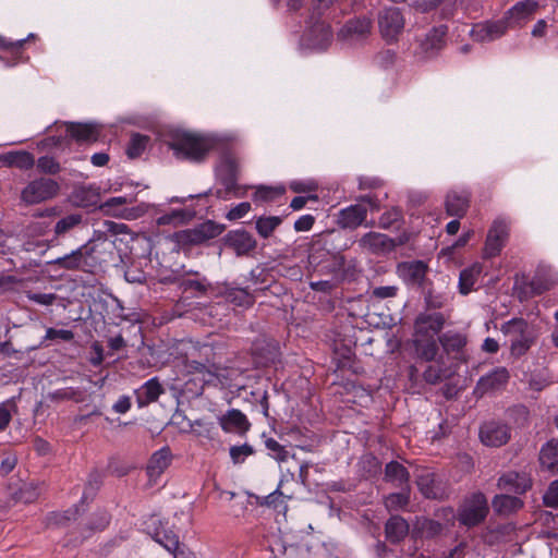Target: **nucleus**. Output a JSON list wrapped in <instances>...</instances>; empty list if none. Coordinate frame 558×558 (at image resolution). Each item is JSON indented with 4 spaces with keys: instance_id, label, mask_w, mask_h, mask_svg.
Wrapping results in <instances>:
<instances>
[{
    "instance_id": "1",
    "label": "nucleus",
    "mask_w": 558,
    "mask_h": 558,
    "mask_svg": "<svg viewBox=\"0 0 558 558\" xmlns=\"http://www.w3.org/2000/svg\"><path fill=\"white\" fill-rule=\"evenodd\" d=\"M102 226L105 230L95 231L85 244L64 256L48 262V264L68 271L94 274L102 263L107 262L102 258L107 244V233L112 235L129 233V227L125 223L106 220Z\"/></svg>"
},
{
    "instance_id": "2",
    "label": "nucleus",
    "mask_w": 558,
    "mask_h": 558,
    "mask_svg": "<svg viewBox=\"0 0 558 558\" xmlns=\"http://www.w3.org/2000/svg\"><path fill=\"white\" fill-rule=\"evenodd\" d=\"M215 146L214 137L189 131L174 133L169 142V147L178 158L192 162L204 161Z\"/></svg>"
},
{
    "instance_id": "3",
    "label": "nucleus",
    "mask_w": 558,
    "mask_h": 558,
    "mask_svg": "<svg viewBox=\"0 0 558 558\" xmlns=\"http://www.w3.org/2000/svg\"><path fill=\"white\" fill-rule=\"evenodd\" d=\"M216 174L223 190H217L216 196L218 198L227 199L230 194L240 196L239 194V174H240V159L233 151H225L216 168Z\"/></svg>"
},
{
    "instance_id": "4",
    "label": "nucleus",
    "mask_w": 558,
    "mask_h": 558,
    "mask_svg": "<svg viewBox=\"0 0 558 558\" xmlns=\"http://www.w3.org/2000/svg\"><path fill=\"white\" fill-rule=\"evenodd\" d=\"M489 511L485 495L476 492L465 497L458 508V520L460 524L473 527L480 525Z\"/></svg>"
},
{
    "instance_id": "5",
    "label": "nucleus",
    "mask_w": 558,
    "mask_h": 558,
    "mask_svg": "<svg viewBox=\"0 0 558 558\" xmlns=\"http://www.w3.org/2000/svg\"><path fill=\"white\" fill-rule=\"evenodd\" d=\"M60 191L59 183L50 178L35 179L21 191V202L25 205H36L54 198Z\"/></svg>"
},
{
    "instance_id": "6",
    "label": "nucleus",
    "mask_w": 558,
    "mask_h": 558,
    "mask_svg": "<svg viewBox=\"0 0 558 558\" xmlns=\"http://www.w3.org/2000/svg\"><path fill=\"white\" fill-rule=\"evenodd\" d=\"M556 281V277L550 270L539 268L530 281L523 280L520 283L517 281L514 289L518 299L523 302L551 289Z\"/></svg>"
},
{
    "instance_id": "7",
    "label": "nucleus",
    "mask_w": 558,
    "mask_h": 558,
    "mask_svg": "<svg viewBox=\"0 0 558 558\" xmlns=\"http://www.w3.org/2000/svg\"><path fill=\"white\" fill-rule=\"evenodd\" d=\"M404 17L400 9L386 8L378 15V25L383 38L392 43L396 41L404 28Z\"/></svg>"
},
{
    "instance_id": "8",
    "label": "nucleus",
    "mask_w": 558,
    "mask_h": 558,
    "mask_svg": "<svg viewBox=\"0 0 558 558\" xmlns=\"http://www.w3.org/2000/svg\"><path fill=\"white\" fill-rule=\"evenodd\" d=\"M223 226L207 220L194 229L183 230L175 235L181 244L197 245L217 238L223 232Z\"/></svg>"
},
{
    "instance_id": "9",
    "label": "nucleus",
    "mask_w": 558,
    "mask_h": 558,
    "mask_svg": "<svg viewBox=\"0 0 558 558\" xmlns=\"http://www.w3.org/2000/svg\"><path fill=\"white\" fill-rule=\"evenodd\" d=\"M481 441L488 447H501L511 438V427L499 421L485 422L480 428Z\"/></svg>"
},
{
    "instance_id": "10",
    "label": "nucleus",
    "mask_w": 558,
    "mask_h": 558,
    "mask_svg": "<svg viewBox=\"0 0 558 558\" xmlns=\"http://www.w3.org/2000/svg\"><path fill=\"white\" fill-rule=\"evenodd\" d=\"M509 236V225L506 220L497 219L493 222L485 242V255L487 257L497 256Z\"/></svg>"
},
{
    "instance_id": "11",
    "label": "nucleus",
    "mask_w": 558,
    "mask_h": 558,
    "mask_svg": "<svg viewBox=\"0 0 558 558\" xmlns=\"http://www.w3.org/2000/svg\"><path fill=\"white\" fill-rule=\"evenodd\" d=\"M510 378L506 367H496L485 376H482L475 387V393L484 396L502 389Z\"/></svg>"
},
{
    "instance_id": "12",
    "label": "nucleus",
    "mask_w": 558,
    "mask_h": 558,
    "mask_svg": "<svg viewBox=\"0 0 558 558\" xmlns=\"http://www.w3.org/2000/svg\"><path fill=\"white\" fill-rule=\"evenodd\" d=\"M428 265L423 260L401 262L397 266L398 275L408 283L424 287Z\"/></svg>"
},
{
    "instance_id": "13",
    "label": "nucleus",
    "mask_w": 558,
    "mask_h": 558,
    "mask_svg": "<svg viewBox=\"0 0 558 558\" xmlns=\"http://www.w3.org/2000/svg\"><path fill=\"white\" fill-rule=\"evenodd\" d=\"M445 325L442 313H421L414 320V332L420 336L433 337L440 332Z\"/></svg>"
},
{
    "instance_id": "14",
    "label": "nucleus",
    "mask_w": 558,
    "mask_h": 558,
    "mask_svg": "<svg viewBox=\"0 0 558 558\" xmlns=\"http://www.w3.org/2000/svg\"><path fill=\"white\" fill-rule=\"evenodd\" d=\"M538 8L537 1H519L506 12L505 17L510 27L521 26L533 19Z\"/></svg>"
},
{
    "instance_id": "15",
    "label": "nucleus",
    "mask_w": 558,
    "mask_h": 558,
    "mask_svg": "<svg viewBox=\"0 0 558 558\" xmlns=\"http://www.w3.org/2000/svg\"><path fill=\"white\" fill-rule=\"evenodd\" d=\"M219 425L226 433L244 435L251 428L246 415L238 409L228 410L219 417Z\"/></svg>"
},
{
    "instance_id": "16",
    "label": "nucleus",
    "mask_w": 558,
    "mask_h": 558,
    "mask_svg": "<svg viewBox=\"0 0 558 558\" xmlns=\"http://www.w3.org/2000/svg\"><path fill=\"white\" fill-rule=\"evenodd\" d=\"M367 217V208L363 204L350 205L337 215V223L342 229H356Z\"/></svg>"
},
{
    "instance_id": "17",
    "label": "nucleus",
    "mask_w": 558,
    "mask_h": 558,
    "mask_svg": "<svg viewBox=\"0 0 558 558\" xmlns=\"http://www.w3.org/2000/svg\"><path fill=\"white\" fill-rule=\"evenodd\" d=\"M372 21L366 16L348 20L339 32L343 39H362L371 34Z\"/></svg>"
},
{
    "instance_id": "18",
    "label": "nucleus",
    "mask_w": 558,
    "mask_h": 558,
    "mask_svg": "<svg viewBox=\"0 0 558 558\" xmlns=\"http://www.w3.org/2000/svg\"><path fill=\"white\" fill-rule=\"evenodd\" d=\"M531 478L525 473L507 472L502 474L497 482L500 490L523 494L531 488Z\"/></svg>"
},
{
    "instance_id": "19",
    "label": "nucleus",
    "mask_w": 558,
    "mask_h": 558,
    "mask_svg": "<svg viewBox=\"0 0 558 558\" xmlns=\"http://www.w3.org/2000/svg\"><path fill=\"white\" fill-rule=\"evenodd\" d=\"M448 27L446 25H439L433 27L421 41L420 48L427 56L432 57L438 53L446 45V36Z\"/></svg>"
},
{
    "instance_id": "20",
    "label": "nucleus",
    "mask_w": 558,
    "mask_h": 558,
    "mask_svg": "<svg viewBox=\"0 0 558 558\" xmlns=\"http://www.w3.org/2000/svg\"><path fill=\"white\" fill-rule=\"evenodd\" d=\"M225 241L227 246L234 250L239 256L248 254L257 245L253 235L245 230L230 231Z\"/></svg>"
},
{
    "instance_id": "21",
    "label": "nucleus",
    "mask_w": 558,
    "mask_h": 558,
    "mask_svg": "<svg viewBox=\"0 0 558 558\" xmlns=\"http://www.w3.org/2000/svg\"><path fill=\"white\" fill-rule=\"evenodd\" d=\"M510 27L506 17L495 22H487L484 24H477L473 28V36L481 41H492L506 34Z\"/></svg>"
},
{
    "instance_id": "22",
    "label": "nucleus",
    "mask_w": 558,
    "mask_h": 558,
    "mask_svg": "<svg viewBox=\"0 0 558 558\" xmlns=\"http://www.w3.org/2000/svg\"><path fill=\"white\" fill-rule=\"evenodd\" d=\"M362 248L368 250L372 253H381L391 251L396 246L395 240L388 235L378 232L365 233L359 241Z\"/></svg>"
},
{
    "instance_id": "23",
    "label": "nucleus",
    "mask_w": 558,
    "mask_h": 558,
    "mask_svg": "<svg viewBox=\"0 0 558 558\" xmlns=\"http://www.w3.org/2000/svg\"><path fill=\"white\" fill-rule=\"evenodd\" d=\"M457 1L458 0H413L411 7L420 13H429L440 7L441 17L449 19L453 16L456 12Z\"/></svg>"
},
{
    "instance_id": "24",
    "label": "nucleus",
    "mask_w": 558,
    "mask_h": 558,
    "mask_svg": "<svg viewBox=\"0 0 558 558\" xmlns=\"http://www.w3.org/2000/svg\"><path fill=\"white\" fill-rule=\"evenodd\" d=\"M445 205L449 216L463 217L470 205V193L451 191L446 196Z\"/></svg>"
},
{
    "instance_id": "25",
    "label": "nucleus",
    "mask_w": 558,
    "mask_h": 558,
    "mask_svg": "<svg viewBox=\"0 0 558 558\" xmlns=\"http://www.w3.org/2000/svg\"><path fill=\"white\" fill-rule=\"evenodd\" d=\"M171 463V452L169 448H161L149 459L146 472L151 481H157Z\"/></svg>"
},
{
    "instance_id": "26",
    "label": "nucleus",
    "mask_w": 558,
    "mask_h": 558,
    "mask_svg": "<svg viewBox=\"0 0 558 558\" xmlns=\"http://www.w3.org/2000/svg\"><path fill=\"white\" fill-rule=\"evenodd\" d=\"M539 465L543 471L558 474V441L551 439L541 448L538 456Z\"/></svg>"
},
{
    "instance_id": "27",
    "label": "nucleus",
    "mask_w": 558,
    "mask_h": 558,
    "mask_svg": "<svg viewBox=\"0 0 558 558\" xmlns=\"http://www.w3.org/2000/svg\"><path fill=\"white\" fill-rule=\"evenodd\" d=\"M66 134L76 142H96L99 132L95 124L66 122Z\"/></svg>"
},
{
    "instance_id": "28",
    "label": "nucleus",
    "mask_w": 558,
    "mask_h": 558,
    "mask_svg": "<svg viewBox=\"0 0 558 558\" xmlns=\"http://www.w3.org/2000/svg\"><path fill=\"white\" fill-rule=\"evenodd\" d=\"M0 162L7 167L29 170L35 165V158L29 151L14 150L0 155Z\"/></svg>"
},
{
    "instance_id": "29",
    "label": "nucleus",
    "mask_w": 558,
    "mask_h": 558,
    "mask_svg": "<svg viewBox=\"0 0 558 558\" xmlns=\"http://www.w3.org/2000/svg\"><path fill=\"white\" fill-rule=\"evenodd\" d=\"M413 345L417 357L426 362L434 361L439 350L435 338L420 336L416 332H414Z\"/></svg>"
},
{
    "instance_id": "30",
    "label": "nucleus",
    "mask_w": 558,
    "mask_h": 558,
    "mask_svg": "<svg viewBox=\"0 0 558 558\" xmlns=\"http://www.w3.org/2000/svg\"><path fill=\"white\" fill-rule=\"evenodd\" d=\"M165 392L163 387L155 377L147 380L140 389L136 390V400L140 407L148 405L158 400L159 396Z\"/></svg>"
},
{
    "instance_id": "31",
    "label": "nucleus",
    "mask_w": 558,
    "mask_h": 558,
    "mask_svg": "<svg viewBox=\"0 0 558 558\" xmlns=\"http://www.w3.org/2000/svg\"><path fill=\"white\" fill-rule=\"evenodd\" d=\"M408 532L409 524L400 515H392L385 524L386 538L392 544L401 542Z\"/></svg>"
},
{
    "instance_id": "32",
    "label": "nucleus",
    "mask_w": 558,
    "mask_h": 558,
    "mask_svg": "<svg viewBox=\"0 0 558 558\" xmlns=\"http://www.w3.org/2000/svg\"><path fill=\"white\" fill-rule=\"evenodd\" d=\"M385 481L401 488L409 487L410 473L398 461H390L385 468Z\"/></svg>"
},
{
    "instance_id": "33",
    "label": "nucleus",
    "mask_w": 558,
    "mask_h": 558,
    "mask_svg": "<svg viewBox=\"0 0 558 558\" xmlns=\"http://www.w3.org/2000/svg\"><path fill=\"white\" fill-rule=\"evenodd\" d=\"M438 341L447 354H459L466 345L468 339L463 333L448 330L438 337Z\"/></svg>"
},
{
    "instance_id": "34",
    "label": "nucleus",
    "mask_w": 558,
    "mask_h": 558,
    "mask_svg": "<svg viewBox=\"0 0 558 558\" xmlns=\"http://www.w3.org/2000/svg\"><path fill=\"white\" fill-rule=\"evenodd\" d=\"M83 225V215L78 213H73L70 215H66L59 219L54 227H53V233L54 236L51 240V242L58 241V239L65 236L71 231H73L75 228Z\"/></svg>"
},
{
    "instance_id": "35",
    "label": "nucleus",
    "mask_w": 558,
    "mask_h": 558,
    "mask_svg": "<svg viewBox=\"0 0 558 558\" xmlns=\"http://www.w3.org/2000/svg\"><path fill=\"white\" fill-rule=\"evenodd\" d=\"M493 509L499 514H508L522 508L520 498L510 495H497L492 502Z\"/></svg>"
},
{
    "instance_id": "36",
    "label": "nucleus",
    "mask_w": 558,
    "mask_h": 558,
    "mask_svg": "<svg viewBox=\"0 0 558 558\" xmlns=\"http://www.w3.org/2000/svg\"><path fill=\"white\" fill-rule=\"evenodd\" d=\"M482 272V266L474 264L469 268L463 269L459 277V291L461 294H468L472 291L477 278Z\"/></svg>"
},
{
    "instance_id": "37",
    "label": "nucleus",
    "mask_w": 558,
    "mask_h": 558,
    "mask_svg": "<svg viewBox=\"0 0 558 558\" xmlns=\"http://www.w3.org/2000/svg\"><path fill=\"white\" fill-rule=\"evenodd\" d=\"M26 43L27 39L12 40L5 36L0 35V49L10 53L16 62L24 59L23 49Z\"/></svg>"
},
{
    "instance_id": "38",
    "label": "nucleus",
    "mask_w": 558,
    "mask_h": 558,
    "mask_svg": "<svg viewBox=\"0 0 558 558\" xmlns=\"http://www.w3.org/2000/svg\"><path fill=\"white\" fill-rule=\"evenodd\" d=\"M149 137L143 134H132L130 142L126 146V155L130 159L140 157L146 149Z\"/></svg>"
},
{
    "instance_id": "39",
    "label": "nucleus",
    "mask_w": 558,
    "mask_h": 558,
    "mask_svg": "<svg viewBox=\"0 0 558 558\" xmlns=\"http://www.w3.org/2000/svg\"><path fill=\"white\" fill-rule=\"evenodd\" d=\"M444 363H437L436 365H428L423 372L424 380L429 385H437L441 380L450 377L448 368L442 366Z\"/></svg>"
},
{
    "instance_id": "40",
    "label": "nucleus",
    "mask_w": 558,
    "mask_h": 558,
    "mask_svg": "<svg viewBox=\"0 0 558 558\" xmlns=\"http://www.w3.org/2000/svg\"><path fill=\"white\" fill-rule=\"evenodd\" d=\"M506 336L511 337V339L521 337L529 332V324L523 318H512L505 323L500 329Z\"/></svg>"
},
{
    "instance_id": "41",
    "label": "nucleus",
    "mask_w": 558,
    "mask_h": 558,
    "mask_svg": "<svg viewBox=\"0 0 558 558\" xmlns=\"http://www.w3.org/2000/svg\"><path fill=\"white\" fill-rule=\"evenodd\" d=\"M281 222L282 220L278 216L259 217L256 220V230L262 238L267 239Z\"/></svg>"
},
{
    "instance_id": "42",
    "label": "nucleus",
    "mask_w": 558,
    "mask_h": 558,
    "mask_svg": "<svg viewBox=\"0 0 558 558\" xmlns=\"http://www.w3.org/2000/svg\"><path fill=\"white\" fill-rule=\"evenodd\" d=\"M534 343V337L531 331L526 332L521 337H517L511 339L510 352L514 357H520L524 355L532 344Z\"/></svg>"
},
{
    "instance_id": "43",
    "label": "nucleus",
    "mask_w": 558,
    "mask_h": 558,
    "mask_svg": "<svg viewBox=\"0 0 558 558\" xmlns=\"http://www.w3.org/2000/svg\"><path fill=\"white\" fill-rule=\"evenodd\" d=\"M409 502V490H404L403 488L400 493H392L385 497V507L388 511H398L400 509H404Z\"/></svg>"
},
{
    "instance_id": "44",
    "label": "nucleus",
    "mask_w": 558,
    "mask_h": 558,
    "mask_svg": "<svg viewBox=\"0 0 558 558\" xmlns=\"http://www.w3.org/2000/svg\"><path fill=\"white\" fill-rule=\"evenodd\" d=\"M190 214L184 209H174L170 213L163 214L157 218L158 226H179L190 219Z\"/></svg>"
},
{
    "instance_id": "45",
    "label": "nucleus",
    "mask_w": 558,
    "mask_h": 558,
    "mask_svg": "<svg viewBox=\"0 0 558 558\" xmlns=\"http://www.w3.org/2000/svg\"><path fill=\"white\" fill-rule=\"evenodd\" d=\"M155 539L170 553L175 554L179 549V537L172 531L157 530L155 533Z\"/></svg>"
},
{
    "instance_id": "46",
    "label": "nucleus",
    "mask_w": 558,
    "mask_h": 558,
    "mask_svg": "<svg viewBox=\"0 0 558 558\" xmlns=\"http://www.w3.org/2000/svg\"><path fill=\"white\" fill-rule=\"evenodd\" d=\"M78 515V508L75 506L65 511L51 512L48 515V523L53 525H66L68 522L76 520Z\"/></svg>"
},
{
    "instance_id": "47",
    "label": "nucleus",
    "mask_w": 558,
    "mask_h": 558,
    "mask_svg": "<svg viewBox=\"0 0 558 558\" xmlns=\"http://www.w3.org/2000/svg\"><path fill=\"white\" fill-rule=\"evenodd\" d=\"M416 484L418 486L420 492L426 497V498H437L438 492L435 489L434 486V475L426 473L422 474L417 477Z\"/></svg>"
},
{
    "instance_id": "48",
    "label": "nucleus",
    "mask_w": 558,
    "mask_h": 558,
    "mask_svg": "<svg viewBox=\"0 0 558 558\" xmlns=\"http://www.w3.org/2000/svg\"><path fill=\"white\" fill-rule=\"evenodd\" d=\"M51 400H73L75 402H82L84 400L83 392L74 388H62L58 389L49 395Z\"/></svg>"
},
{
    "instance_id": "49",
    "label": "nucleus",
    "mask_w": 558,
    "mask_h": 558,
    "mask_svg": "<svg viewBox=\"0 0 558 558\" xmlns=\"http://www.w3.org/2000/svg\"><path fill=\"white\" fill-rule=\"evenodd\" d=\"M402 210L398 207H392L389 210L385 211L379 217V228L381 229H389L392 226H395L397 222H399L402 219Z\"/></svg>"
},
{
    "instance_id": "50",
    "label": "nucleus",
    "mask_w": 558,
    "mask_h": 558,
    "mask_svg": "<svg viewBox=\"0 0 558 558\" xmlns=\"http://www.w3.org/2000/svg\"><path fill=\"white\" fill-rule=\"evenodd\" d=\"M36 166L39 172L46 174H57L61 170L60 163L56 158L50 156H43L38 158Z\"/></svg>"
},
{
    "instance_id": "51",
    "label": "nucleus",
    "mask_w": 558,
    "mask_h": 558,
    "mask_svg": "<svg viewBox=\"0 0 558 558\" xmlns=\"http://www.w3.org/2000/svg\"><path fill=\"white\" fill-rule=\"evenodd\" d=\"M284 192L286 189L283 186H259L256 190L254 197L255 199L268 202L281 196Z\"/></svg>"
},
{
    "instance_id": "52",
    "label": "nucleus",
    "mask_w": 558,
    "mask_h": 558,
    "mask_svg": "<svg viewBox=\"0 0 558 558\" xmlns=\"http://www.w3.org/2000/svg\"><path fill=\"white\" fill-rule=\"evenodd\" d=\"M39 495H40V492L37 486H35L33 484H25L16 493V500L24 502V504H31V502H34L35 500H37Z\"/></svg>"
},
{
    "instance_id": "53",
    "label": "nucleus",
    "mask_w": 558,
    "mask_h": 558,
    "mask_svg": "<svg viewBox=\"0 0 558 558\" xmlns=\"http://www.w3.org/2000/svg\"><path fill=\"white\" fill-rule=\"evenodd\" d=\"M266 448L270 451V456L279 462L287 461L289 457V452L286 450L284 446L279 444L274 438H268L265 441Z\"/></svg>"
},
{
    "instance_id": "54",
    "label": "nucleus",
    "mask_w": 558,
    "mask_h": 558,
    "mask_svg": "<svg viewBox=\"0 0 558 558\" xmlns=\"http://www.w3.org/2000/svg\"><path fill=\"white\" fill-rule=\"evenodd\" d=\"M254 453L252 446L244 444L242 446H233L230 448V457L233 463H242L244 459Z\"/></svg>"
},
{
    "instance_id": "55",
    "label": "nucleus",
    "mask_w": 558,
    "mask_h": 558,
    "mask_svg": "<svg viewBox=\"0 0 558 558\" xmlns=\"http://www.w3.org/2000/svg\"><path fill=\"white\" fill-rule=\"evenodd\" d=\"M228 299L236 305L252 304V296L245 289H232L228 292Z\"/></svg>"
},
{
    "instance_id": "56",
    "label": "nucleus",
    "mask_w": 558,
    "mask_h": 558,
    "mask_svg": "<svg viewBox=\"0 0 558 558\" xmlns=\"http://www.w3.org/2000/svg\"><path fill=\"white\" fill-rule=\"evenodd\" d=\"M543 502L546 507L558 508V480L550 483L543 496Z\"/></svg>"
},
{
    "instance_id": "57",
    "label": "nucleus",
    "mask_w": 558,
    "mask_h": 558,
    "mask_svg": "<svg viewBox=\"0 0 558 558\" xmlns=\"http://www.w3.org/2000/svg\"><path fill=\"white\" fill-rule=\"evenodd\" d=\"M54 339L71 341L74 339V332L72 330H68V329H54V328L50 327L46 330L45 340H54Z\"/></svg>"
},
{
    "instance_id": "58",
    "label": "nucleus",
    "mask_w": 558,
    "mask_h": 558,
    "mask_svg": "<svg viewBox=\"0 0 558 558\" xmlns=\"http://www.w3.org/2000/svg\"><path fill=\"white\" fill-rule=\"evenodd\" d=\"M442 530V525L435 520H424L421 524L422 534L426 537H434Z\"/></svg>"
},
{
    "instance_id": "59",
    "label": "nucleus",
    "mask_w": 558,
    "mask_h": 558,
    "mask_svg": "<svg viewBox=\"0 0 558 558\" xmlns=\"http://www.w3.org/2000/svg\"><path fill=\"white\" fill-rule=\"evenodd\" d=\"M251 210V204L248 202H243L233 207L227 214V218L229 220H238L243 218Z\"/></svg>"
},
{
    "instance_id": "60",
    "label": "nucleus",
    "mask_w": 558,
    "mask_h": 558,
    "mask_svg": "<svg viewBox=\"0 0 558 558\" xmlns=\"http://www.w3.org/2000/svg\"><path fill=\"white\" fill-rule=\"evenodd\" d=\"M398 288L396 286L377 287L372 291V295L376 299L384 300L397 295Z\"/></svg>"
},
{
    "instance_id": "61",
    "label": "nucleus",
    "mask_w": 558,
    "mask_h": 558,
    "mask_svg": "<svg viewBox=\"0 0 558 558\" xmlns=\"http://www.w3.org/2000/svg\"><path fill=\"white\" fill-rule=\"evenodd\" d=\"M28 299L40 305H51L57 300L54 293H31Z\"/></svg>"
},
{
    "instance_id": "62",
    "label": "nucleus",
    "mask_w": 558,
    "mask_h": 558,
    "mask_svg": "<svg viewBox=\"0 0 558 558\" xmlns=\"http://www.w3.org/2000/svg\"><path fill=\"white\" fill-rule=\"evenodd\" d=\"M315 218L312 215H304L294 222V229L298 232L308 231L312 229Z\"/></svg>"
},
{
    "instance_id": "63",
    "label": "nucleus",
    "mask_w": 558,
    "mask_h": 558,
    "mask_svg": "<svg viewBox=\"0 0 558 558\" xmlns=\"http://www.w3.org/2000/svg\"><path fill=\"white\" fill-rule=\"evenodd\" d=\"M380 186H383V181L379 178L361 177L359 179V189L360 190L378 189Z\"/></svg>"
},
{
    "instance_id": "64",
    "label": "nucleus",
    "mask_w": 558,
    "mask_h": 558,
    "mask_svg": "<svg viewBox=\"0 0 558 558\" xmlns=\"http://www.w3.org/2000/svg\"><path fill=\"white\" fill-rule=\"evenodd\" d=\"M182 287L185 291L187 290H195L201 294L206 293L207 286L198 280L187 279L182 282Z\"/></svg>"
}]
</instances>
